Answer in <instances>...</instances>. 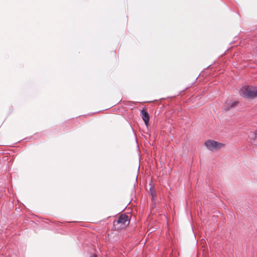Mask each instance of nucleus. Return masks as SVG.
<instances>
[{"mask_svg":"<svg viewBox=\"0 0 257 257\" xmlns=\"http://www.w3.org/2000/svg\"><path fill=\"white\" fill-rule=\"evenodd\" d=\"M89 257H97L96 255L95 254H92L91 255V256H90Z\"/></svg>","mask_w":257,"mask_h":257,"instance_id":"6e6552de","label":"nucleus"},{"mask_svg":"<svg viewBox=\"0 0 257 257\" xmlns=\"http://www.w3.org/2000/svg\"><path fill=\"white\" fill-rule=\"evenodd\" d=\"M130 223V219L128 216L124 214L120 215L118 219L116 221H114V225L117 224H121L122 225H128Z\"/></svg>","mask_w":257,"mask_h":257,"instance_id":"7ed1b4c3","label":"nucleus"},{"mask_svg":"<svg viewBox=\"0 0 257 257\" xmlns=\"http://www.w3.org/2000/svg\"><path fill=\"white\" fill-rule=\"evenodd\" d=\"M237 103L238 102L235 101L231 102L229 106L225 107L224 108L225 110L226 111L228 110L230 108L234 107L237 104Z\"/></svg>","mask_w":257,"mask_h":257,"instance_id":"423d86ee","label":"nucleus"},{"mask_svg":"<svg viewBox=\"0 0 257 257\" xmlns=\"http://www.w3.org/2000/svg\"><path fill=\"white\" fill-rule=\"evenodd\" d=\"M253 135H254V138H257V130L254 131V132L253 133Z\"/></svg>","mask_w":257,"mask_h":257,"instance_id":"0eeeda50","label":"nucleus"},{"mask_svg":"<svg viewBox=\"0 0 257 257\" xmlns=\"http://www.w3.org/2000/svg\"><path fill=\"white\" fill-rule=\"evenodd\" d=\"M149 193L151 196L152 201L155 203L157 200V195L155 190L151 187L149 190Z\"/></svg>","mask_w":257,"mask_h":257,"instance_id":"39448f33","label":"nucleus"},{"mask_svg":"<svg viewBox=\"0 0 257 257\" xmlns=\"http://www.w3.org/2000/svg\"><path fill=\"white\" fill-rule=\"evenodd\" d=\"M204 144L206 147L211 151L218 149L224 146L223 144L213 140H208Z\"/></svg>","mask_w":257,"mask_h":257,"instance_id":"f03ea898","label":"nucleus"},{"mask_svg":"<svg viewBox=\"0 0 257 257\" xmlns=\"http://www.w3.org/2000/svg\"><path fill=\"white\" fill-rule=\"evenodd\" d=\"M142 118L146 126L149 124V113L145 109H143L142 111Z\"/></svg>","mask_w":257,"mask_h":257,"instance_id":"20e7f679","label":"nucleus"},{"mask_svg":"<svg viewBox=\"0 0 257 257\" xmlns=\"http://www.w3.org/2000/svg\"><path fill=\"white\" fill-rule=\"evenodd\" d=\"M240 95L248 98L257 97V87L253 86H244L240 90Z\"/></svg>","mask_w":257,"mask_h":257,"instance_id":"f257e3e1","label":"nucleus"}]
</instances>
